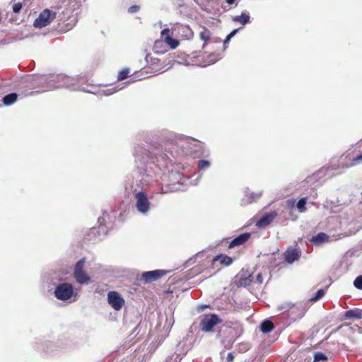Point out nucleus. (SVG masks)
Here are the masks:
<instances>
[{
    "mask_svg": "<svg viewBox=\"0 0 362 362\" xmlns=\"http://www.w3.org/2000/svg\"><path fill=\"white\" fill-rule=\"evenodd\" d=\"M31 83L35 86H43L47 83V90L54 88H66L71 90L90 93L89 89L90 76L88 73L81 74L76 77H70L64 74L57 75H37L31 77Z\"/></svg>",
    "mask_w": 362,
    "mask_h": 362,
    "instance_id": "f257e3e1",
    "label": "nucleus"
},
{
    "mask_svg": "<svg viewBox=\"0 0 362 362\" xmlns=\"http://www.w3.org/2000/svg\"><path fill=\"white\" fill-rule=\"evenodd\" d=\"M54 296L57 299L62 301H69L71 303L76 300V294L74 293V288L71 284L62 283L56 286Z\"/></svg>",
    "mask_w": 362,
    "mask_h": 362,
    "instance_id": "f03ea898",
    "label": "nucleus"
},
{
    "mask_svg": "<svg viewBox=\"0 0 362 362\" xmlns=\"http://www.w3.org/2000/svg\"><path fill=\"white\" fill-rule=\"evenodd\" d=\"M223 322V320L216 314L205 315L200 322V327L203 332H211L216 325Z\"/></svg>",
    "mask_w": 362,
    "mask_h": 362,
    "instance_id": "7ed1b4c3",
    "label": "nucleus"
},
{
    "mask_svg": "<svg viewBox=\"0 0 362 362\" xmlns=\"http://www.w3.org/2000/svg\"><path fill=\"white\" fill-rule=\"evenodd\" d=\"M57 16V13L48 8L44 9L35 20L33 26L36 28H42L49 25Z\"/></svg>",
    "mask_w": 362,
    "mask_h": 362,
    "instance_id": "20e7f679",
    "label": "nucleus"
},
{
    "mask_svg": "<svg viewBox=\"0 0 362 362\" xmlns=\"http://www.w3.org/2000/svg\"><path fill=\"white\" fill-rule=\"evenodd\" d=\"M169 272L164 269H156L144 272L140 278V281L143 284H149L157 281L163 276L166 275Z\"/></svg>",
    "mask_w": 362,
    "mask_h": 362,
    "instance_id": "39448f33",
    "label": "nucleus"
},
{
    "mask_svg": "<svg viewBox=\"0 0 362 362\" xmlns=\"http://www.w3.org/2000/svg\"><path fill=\"white\" fill-rule=\"evenodd\" d=\"M160 36H161L162 40L161 41L157 40L155 42L154 47L156 49L158 48V46L162 44L163 41L165 43H166L168 45V47L172 49H174L178 47V45L180 44L179 40L177 39L173 38L170 35V30L168 28L163 29L160 33Z\"/></svg>",
    "mask_w": 362,
    "mask_h": 362,
    "instance_id": "423d86ee",
    "label": "nucleus"
},
{
    "mask_svg": "<svg viewBox=\"0 0 362 362\" xmlns=\"http://www.w3.org/2000/svg\"><path fill=\"white\" fill-rule=\"evenodd\" d=\"M172 35H176L180 40H190L194 33L189 25H178L172 31Z\"/></svg>",
    "mask_w": 362,
    "mask_h": 362,
    "instance_id": "0eeeda50",
    "label": "nucleus"
},
{
    "mask_svg": "<svg viewBox=\"0 0 362 362\" xmlns=\"http://www.w3.org/2000/svg\"><path fill=\"white\" fill-rule=\"evenodd\" d=\"M135 198L137 210L141 213H146L150 208V202L147 195L144 192H139L136 194Z\"/></svg>",
    "mask_w": 362,
    "mask_h": 362,
    "instance_id": "6e6552de",
    "label": "nucleus"
},
{
    "mask_svg": "<svg viewBox=\"0 0 362 362\" xmlns=\"http://www.w3.org/2000/svg\"><path fill=\"white\" fill-rule=\"evenodd\" d=\"M108 303L115 310H119L124 304V300L117 291H110L107 295Z\"/></svg>",
    "mask_w": 362,
    "mask_h": 362,
    "instance_id": "1a4fd4ad",
    "label": "nucleus"
},
{
    "mask_svg": "<svg viewBox=\"0 0 362 362\" xmlns=\"http://www.w3.org/2000/svg\"><path fill=\"white\" fill-rule=\"evenodd\" d=\"M251 237V233H244L233 238L229 242L228 249H232L245 244Z\"/></svg>",
    "mask_w": 362,
    "mask_h": 362,
    "instance_id": "9d476101",
    "label": "nucleus"
},
{
    "mask_svg": "<svg viewBox=\"0 0 362 362\" xmlns=\"http://www.w3.org/2000/svg\"><path fill=\"white\" fill-rule=\"evenodd\" d=\"M108 216L107 214H103V216L98 218V228L94 227L92 228V230H93V233L95 234V230H97V233L100 235L103 234V235H105L107 234V227L106 226V218Z\"/></svg>",
    "mask_w": 362,
    "mask_h": 362,
    "instance_id": "9b49d317",
    "label": "nucleus"
},
{
    "mask_svg": "<svg viewBox=\"0 0 362 362\" xmlns=\"http://www.w3.org/2000/svg\"><path fill=\"white\" fill-rule=\"evenodd\" d=\"M285 261L289 264H292L295 261L298 260L300 256V252L296 249L287 250L284 252Z\"/></svg>",
    "mask_w": 362,
    "mask_h": 362,
    "instance_id": "f8f14e48",
    "label": "nucleus"
},
{
    "mask_svg": "<svg viewBox=\"0 0 362 362\" xmlns=\"http://www.w3.org/2000/svg\"><path fill=\"white\" fill-rule=\"evenodd\" d=\"M276 215L277 213L276 211L264 214L259 220L257 221V226L259 227H265L269 225Z\"/></svg>",
    "mask_w": 362,
    "mask_h": 362,
    "instance_id": "ddd939ff",
    "label": "nucleus"
},
{
    "mask_svg": "<svg viewBox=\"0 0 362 362\" xmlns=\"http://www.w3.org/2000/svg\"><path fill=\"white\" fill-rule=\"evenodd\" d=\"M217 261H218L221 265L228 267L232 264L233 259L227 255L220 254L214 257L212 263L214 264Z\"/></svg>",
    "mask_w": 362,
    "mask_h": 362,
    "instance_id": "4468645a",
    "label": "nucleus"
},
{
    "mask_svg": "<svg viewBox=\"0 0 362 362\" xmlns=\"http://www.w3.org/2000/svg\"><path fill=\"white\" fill-rule=\"evenodd\" d=\"M74 277L80 284L87 283L89 280V277L83 270H74Z\"/></svg>",
    "mask_w": 362,
    "mask_h": 362,
    "instance_id": "2eb2a0df",
    "label": "nucleus"
},
{
    "mask_svg": "<svg viewBox=\"0 0 362 362\" xmlns=\"http://www.w3.org/2000/svg\"><path fill=\"white\" fill-rule=\"evenodd\" d=\"M18 99V94L16 93H11L6 95L3 98V103L5 105H11L13 104Z\"/></svg>",
    "mask_w": 362,
    "mask_h": 362,
    "instance_id": "dca6fc26",
    "label": "nucleus"
},
{
    "mask_svg": "<svg viewBox=\"0 0 362 362\" xmlns=\"http://www.w3.org/2000/svg\"><path fill=\"white\" fill-rule=\"evenodd\" d=\"M346 318H353V319H361L362 318V311L359 309H354L350 310L346 312L345 313Z\"/></svg>",
    "mask_w": 362,
    "mask_h": 362,
    "instance_id": "f3484780",
    "label": "nucleus"
},
{
    "mask_svg": "<svg viewBox=\"0 0 362 362\" xmlns=\"http://www.w3.org/2000/svg\"><path fill=\"white\" fill-rule=\"evenodd\" d=\"M274 328V324L270 320H264L260 325V329L263 333L270 332Z\"/></svg>",
    "mask_w": 362,
    "mask_h": 362,
    "instance_id": "a211bd4d",
    "label": "nucleus"
},
{
    "mask_svg": "<svg viewBox=\"0 0 362 362\" xmlns=\"http://www.w3.org/2000/svg\"><path fill=\"white\" fill-rule=\"evenodd\" d=\"M211 35V31L205 27H203L202 30L199 33L200 39L205 43H207L210 40Z\"/></svg>",
    "mask_w": 362,
    "mask_h": 362,
    "instance_id": "6ab92c4d",
    "label": "nucleus"
},
{
    "mask_svg": "<svg viewBox=\"0 0 362 362\" xmlns=\"http://www.w3.org/2000/svg\"><path fill=\"white\" fill-rule=\"evenodd\" d=\"M328 240V235L325 233H320L317 235L313 237L312 242L315 243H321Z\"/></svg>",
    "mask_w": 362,
    "mask_h": 362,
    "instance_id": "aec40b11",
    "label": "nucleus"
},
{
    "mask_svg": "<svg viewBox=\"0 0 362 362\" xmlns=\"http://www.w3.org/2000/svg\"><path fill=\"white\" fill-rule=\"evenodd\" d=\"M307 200H308V197H303L298 200V202L296 204V207L300 213H303V212L306 211L307 208L305 206V204H306Z\"/></svg>",
    "mask_w": 362,
    "mask_h": 362,
    "instance_id": "412c9836",
    "label": "nucleus"
},
{
    "mask_svg": "<svg viewBox=\"0 0 362 362\" xmlns=\"http://www.w3.org/2000/svg\"><path fill=\"white\" fill-rule=\"evenodd\" d=\"M234 21L239 22L243 25L249 22L250 16L247 14L242 13L240 16H237L233 18Z\"/></svg>",
    "mask_w": 362,
    "mask_h": 362,
    "instance_id": "4be33fe9",
    "label": "nucleus"
},
{
    "mask_svg": "<svg viewBox=\"0 0 362 362\" xmlns=\"http://www.w3.org/2000/svg\"><path fill=\"white\" fill-rule=\"evenodd\" d=\"M129 73H130L129 69H128V68H124V69H122L118 73V75L117 77V80L122 81V80L126 79L129 76Z\"/></svg>",
    "mask_w": 362,
    "mask_h": 362,
    "instance_id": "5701e85b",
    "label": "nucleus"
},
{
    "mask_svg": "<svg viewBox=\"0 0 362 362\" xmlns=\"http://www.w3.org/2000/svg\"><path fill=\"white\" fill-rule=\"evenodd\" d=\"M327 356L322 352H316L314 354V362H318L320 361H327Z\"/></svg>",
    "mask_w": 362,
    "mask_h": 362,
    "instance_id": "b1692460",
    "label": "nucleus"
},
{
    "mask_svg": "<svg viewBox=\"0 0 362 362\" xmlns=\"http://www.w3.org/2000/svg\"><path fill=\"white\" fill-rule=\"evenodd\" d=\"M325 295V291L323 289H320L317 291L315 296L312 297L310 300L312 302H315L320 299Z\"/></svg>",
    "mask_w": 362,
    "mask_h": 362,
    "instance_id": "393cba45",
    "label": "nucleus"
},
{
    "mask_svg": "<svg viewBox=\"0 0 362 362\" xmlns=\"http://www.w3.org/2000/svg\"><path fill=\"white\" fill-rule=\"evenodd\" d=\"M210 165V163L206 160H200L198 163V167L200 170H204L209 168Z\"/></svg>",
    "mask_w": 362,
    "mask_h": 362,
    "instance_id": "a878e982",
    "label": "nucleus"
},
{
    "mask_svg": "<svg viewBox=\"0 0 362 362\" xmlns=\"http://www.w3.org/2000/svg\"><path fill=\"white\" fill-rule=\"evenodd\" d=\"M354 285L358 289L362 290V276H358L354 281Z\"/></svg>",
    "mask_w": 362,
    "mask_h": 362,
    "instance_id": "bb28decb",
    "label": "nucleus"
},
{
    "mask_svg": "<svg viewBox=\"0 0 362 362\" xmlns=\"http://www.w3.org/2000/svg\"><path fill=\"white\" fill-rule=\"evenodd\" d=\"M21 8H22V3H21V2L16 3V4H13V6H12L13 12L15 13H19L20 11L21 10Z\"/></svg>",
    "mask_w": 362,
    "mask_h": 362,
    "instance_id": "cd10ccee",
    "label": "nucleus"
},
{
    "mask_svg": "<svg viewBox=\"0 0 362 362\" xmlns=\"http://www.w3.org/2000/svg\"><path fill=\"white\" fill-rule=\"evenodd\" d=\"M85 259L83 258L80 259L76 264L74 270H83V265Z\"/></svg>",
    "mask_w": 362,
    "mask_h": 362,
    "instance_id": "c85d7f7f",
    "label": "nucleus"
},
{
    "mask_svg": "<svg viewBox=\"0 0 362 362\" xmlns=\"http://www.w3.org/2000/svg\"><path fill=\"white\" fill-rule=\"evenodd\" d=\"M238 32V29L233 30L230 34L228 35L224 40V45L229 42V40Z\"/></svg>",
    "mask_w": 362,
    "mask_h": 362,
    "instance_id": "c756f323",
    "label": "nucleus"
},
{
    "mask_svg": "<svg viewBox=\"0 0 362 362\" xmlns=\"http://www.w3.org/2000/svg\"><path fill=\"white\" fill-rule=\"evenodd\" d=\"M140 6L137 5H133L128 8V12L130 13H136L139 11Z\"/></svg>",
    "mask_w": 362,
    "mask_h": 362,
    "instance_id": "7c9ffc66",
    "label": "nucleus"
},
{
    "mask_svg": "<svg viewBox=\"0 0 362 362\" xmlns=\"http://www.w3.org/2000/svg\"><path fill=\"white\" fill-rule=\"evenodd\" d=\"M234 360V356L232 353H228L226 356V361L228 362H233Z\"/></svg>",
    "mask_w": 362,
    "mask_h": 362,
    "instance_id": "2f4dec72",
    "label": "nucleus"
},
{
    "mask_svg": "<svg viewBox=\"0 0 362 362\" xmlns=\"http://www.w3.org/2000/svg\"><path fill=\"white\" fill-rule=\"evenodd\" d=\"M256 280L258 283L262 284L263 281V278L261 274H258L256 277Z\"/></svg>",
    "mask_w": 362,
    "mask_h": 362,
    "instance_id": "473e14b6",
    "label": "nucleus"
},
{
    "mask_svg": "<svg viewBox=\"0 0 362 362\" xmlns=\"http://www.w3.org/2000/svg\"><path fill=\"white\" fill-rule=\"evenodd\" d=\"M298 308L300 309V308H302L303 309V315L305 314V311H306V308H305V304H303V303H300L298 305Z\"/></svg>",
    "mask_w": 362,
    "mask_h": 362,
    "instance_id": "72a5a7b5",
    "label": "nucleus"
},
{
    "mask_svg": "<svg viewBox=\"0 0 362 362\" xmlns=\"http://www.w3.org/2000/svg\"><path fill=\"white\" fill-rule=\"evenodd\" d=\"M362 160V153L353 159V164H356L357 161Z\"/></svg>",
    "mask_w": 362,
    "mask_h": 362,
    "instance_id": "f704fd0d",
    "label": "nucleus"
},
{
    "mask_svg": "<svg viewBox=\"0 0 362 362\" xmlns=\"http://www.w3.org/2000/svg\"><path fill=\"white\" fill-rule=\"evenodd\" d=\"M107 90H108V91L111 90V92H110V93H108L109 95H110V94H112V93H114L117 92V89H116L115 88H112V89H108Z\"/></svg>",
    "mask_w": 362,
    "mask_h": 362,
    "instance_id": "c9c22d12",
    "label": "nucleus"
},
{
    "mask_svg": "<svg viewBox=\"0 0 362 362\" xmlns=\"http://www.w3.org/2000/svg\"><path fill=\"white\" fill-rule=\"evenodd\" d=\"M235 0H226L227 4L231 5L235 2Z\"/></svg>",
    "mask_w": 362,
    "mask_h": 362,
    "instance_id": "e433bc0d",
    "label": "nucleus"
}]
</instances>
